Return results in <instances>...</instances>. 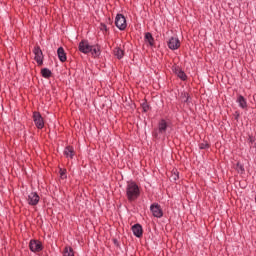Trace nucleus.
I'll return each mask as SVG.
<instances>
[{
  "label": "nucleus",
  "mask_w": 256,
  "mask_h": 256,
  "mask_svg": "<svg viewBox=\"0 0 256 256\" xmlns=\"http://www.w3.org/2000/svg\"><path fill=\"white\" fill-rule=\"evenodd\" d=\"M177 179H179V172L177 170H175L174 172H172V174L170 176V180L177 181Z\"/></svg>",
  "instance_id": "21"
},
{
  "label": "nucleus",
  "mask_w": 256,
  "mask_h": 256,
  "mask_svg": "<svg viewBox=\"0 0 256 256\" xmlns=\"http://www.w3.org/2000/svg\"><path fill=\"white\" fill-rule=\"evenodd\" d=\"M172 71L181 81H187V74L179 67L178 65H173L172 66Z\"/></svg>",
  "instance_id": "8"
},
{
  "label": "nucleus",
  "mask_w": 256,
  "mask_h": 256,
  "mask_svg": "<svg viewBox=\"0 0 256 256\" xmlns=\"http://www.w3.org/2000/svg\"><path fill=\"white\" fill-rule=\"evenodd\" d=\"M92 55H95L96 57H99L101 55V49L99 48V46L94 47L92 46V50H91Z\"/></svg>",
  "instance_id": "20"
},
{
  "label": "nucleus",
  "mask_w": 256,
  "mask_h": 256,
  "mask_svg": "<svg viewBox=\"0 0 256 256\" xmlns=\"http://www.w3.org/2000/svg\"><path fill=\"white\" fill-rule=\"evenodd\" d=\"M100 29H101V31H107V25L101 24Z\"/></svg>",
  "instance_id": "27"
},
{
  "label": "nucleus",
  "mask_w": 256,
  "mask_h": 256,
  "mask_svg": "<svg viewBox=\"0 0 256 256\" xmlns=\"http://www.w3.org/2000/svg\"><path fill=\"white\" fill-rule=\"evenodd\" d=\"M150 211L153 217H156L157 219H161V217H163V209H161V205H159V203L151 204Z\"/></svg>",
  "instance_id": "5"
},
{
  "label": "nucleus",
  "mask_w": 256,
  "mask_h": 256,
  "mask_svg": "<svg viewBox=\"0 0 256 256\" xmlns=\"http://www.w3.org/2000/svg\"><path fill=\"white\" fill-rule=\"evenodd\" d=\"M114 55L118 59H123V57H125V52L121 48H115Z\"/></svg>",
  "instance_id": "17"
},
{
  "label": "nucleus",
  "mask_w": 256,
  "mask_h": 256,
  "mask_svg": "<svg viewBox=\"0 0 256 256\" xmlns=\"http://www.w3.org/2000/svg\"><path fill=\"white\" fill-rule=\"evenodd\" d=\"M64 155L67 157V159H73V157H75V149H73L71 146H67L64 149Z\"/></svg>",
  "instance_id": "14"
},
{
  "label": "nucleus",
  "mask_w": 256,
  "mask_h": 256,
  "mask_svg": "<svg viewBox=\"0 0 256 256\" xmlns=\"http://www.w3.org/2000/svg\"><path fill=\"white\" fill-rule=\"evenodd\" d=\"M149 104H147V103H143L142 104V109H143V111H144V113H147V111H149Z\"/></svg>",
  "instance_id": "25"
},
{
  "label": "nucleus",
  "mask_w": 256,
  "mask_h": 256,
  "mask_svg": "<svg viewBox=\"0 0 256 256\" xmlns=\"http://www.w3.org/2000/svg\"><path fill=\"white\" fill-rule=\"evenodd\" d=\"M78 48L81 53H84V55H87V53H91V51H93V46L89 45V41L87 40H82L79 43Z\"/></svg>",
  "instance_id": "6"
},
{
  "label": "nucleus",
  "mask_w": 256,
  "mask_h": 256,
  "mask_svg": "<svg viewBox=\"0 0 256 256\" xmlns=\"http://www.w3.org/2000/svg\"><path fill=\"white\" fill-rule=\"evenodd\" d=\"M115 25L120 31H125V29H127V19H125L123 14L116 15Z\"/></svg>",
  "instance_id": "3"
},
{
  "label": "nucleus",
  "mask_w": 256,
  "mask_h": 256,
  "mask_svg": "<svg viewBox=\"0 0 256 256\" xmlns=\"http://www.w3.org/2000/svg\"><path fill=\"white\" fill-rule=\"evenodd\" d=\"M59 173L61 179H67V170L60 169Z\"/></svg>",
  "instance_id": "23"
},
{
  "label": "nucleus",
  "mask_w": 256,
  "mask_h": 256,
  "mask_svg": "<svg viewBox=\"0 0 256 256\" xmlns=\"http://www.w3.org/2000/svg\"><path fill=\"white\" fill-rule=\"evenodd\" d=\"M32 117H33L34 124L38 129H43V127H45V120H43V116H41L40 112H37V111L33 112Z\"/></svg>",
  "instance_id": "4"
},
{
  "label": "nucleus",
  "mask_w": 256,
  "mask_h": 256,
  "mask_svg": "<svg viewBox=\"0 0 256 256\" xmlns=\"http://www.w3.org/2000/svg\"><path fill=\"white\" fill-rule=\"evenodd\" d=\"M63 256H75V253L73 252V248L65 247Z\"/></svg>",
  "instance_id": "19"
},
{
  "label": "nucleus",
  "mask_w": 256,
  "mask_h": 256,
  "mask_svg": "<svg viewBox=\"0 0 256 256\" xmlns=\"http://www.w3.org/2000/svg\"><path fill=\"white\" fill-rule=\"evenodd\" d=\"M41 75H42V77H44V79H49V77H51L52 73H51V70H49L48 68H43L41 70Z\"/></svg>",
  "instance_id": "18"
},
{
  "label": "nucleus",
  "mask_w": 256,
  "mask_h": 256,
  "mask_svg": "<svg viewBox=\"0 0 256 256\" xmlns=\"http://www.w3.org/2000/svg\"><path fill=\"white\" fill-rule=\"evenodd\" d=\"M39 199L40 197L39 194H37V192H31L27 198L28 205H37L39 203Z\"/></svg>",
  "instance_id": "11"
},
{
  "label": "nucleus",
  "mask_w": 256,
  "mask_h": 256,
  "mask_svg": "<svg viewBox=\"0 0 256 256\" xmlns=\"http://www.w3.org/2000/svg\"><path fill=\"white\" fill-rule=\"evenodd\" d=\"M33 53L35 55L34 59L36 63H38V65H43V51L41 48L39 46L34 47Z\"/></svg>",
  "instance_id": "9"
},
{
  "label": "nucleus",
  "mask_w": 256,
  "mask_h": 256,
  "mask_svg": "<svg viewBox=\"0 0 256 256\" xmlns=\"http://www.w3.org/2000/svg\"><path fill=\"white\" fill-rule=\"evenodd\" d=\"M199 149H209V144L207 142L200 143L199 144Z\"/></svg>",
  "instance_id": "24"
},
{
  "label": "nucleus",
  "mask_w": 256,
  "mask_h": 256,
  "mask_svg": "<svg viewBox=\"0 0 256 256\" xmlns=\"http://www.w3.org/2000/svg\"><path fill=\"white\" fill-rule=\"evenodd\" d=\"M236 169H237L238 173H245V167H243V164H241V163H237Z\"/></svg>",
  "instance_id": "22"
},
{
  "label": "nucleus",
  "mask_w": 256,
  "mask_h": 256,
  "mask_svg": "<svg viewBox=\"0 0 256 256\" xmlns=\"http://www.w3.org/2000/svg\"><path fill=\"white\" fill-rule=\"evenodd\" d=\"M132 233L135 237H143V226L141 224H135L132 226Z\"/></svg>",
  "instance_id": "12"
},
{
  "label": "nucleus",
  "mask_w": 256,
  "mask_h": 256,
  "mask_svg": "<svg viewBox=\"0 0 256 256\" xmlns=\"http://www.w3.org/2000/svg\"><path fill=\"white\" fill-rule=\"evenodd\" d=\"M141 195V191L139 190V186L135 182H129L126 186V196L128 201L133 202L139 199Z\"/></svg>",
  "instance_id": "1"
},
{
  "label": "nucleus",
  "mask_w": 256,
  "mask_h": 256,
  "mask_svg": "<svg viewBox=\"0 0 256 256\" xmlns=\"http://www.w3.org/2000/svg\"><path fill=\"white\" fill-rule=\"evenodd\" d=\"M146 43H148V45H150V47H153V45H155V39L153 38V34H151V32H147L145 34L144 37Z\"/></svg>",
  "instance_id": "16"
},
{
  "label": "nucleus",
  "mask_w": 256,
  "mask_h": 256,
  "mask_svg": "<svg viewBox=\"0 0 256 256\" xmlns=\"http://www.w3.org/2000/svg\"><path fill=\"white\" fill-rule=\"evenodd\" d=\"M167 129H169V122L165 119H161L158 123V129L153 132V137H155V139L165 137V135H167Z\"/></svg>",
  "instance_id": "2"
},
{
  "label": "nucleus",
  "mask_w": 256,
  "mask_h": 256,
  "mask_svg": "<svg viewBox=\"0 0 256 256\" xmlns=\"http://www.w3.org/2000/svg\"><path fill=\"white\" fill-rule=\"evenodd\" d=\"M57 55L61 63H65V61H67V54L65 53V49H63V47L58 48Z\"/></svg>",
  "instance_id": "13"
},
{
  "label": "nucleus",
  "mask_w": 256,
  "mask_h": 256,
  "mask_svg": "<svg viewBox=\"0 0 256 256\" xmlns=\"http://www.w3.org/2000/svg\"><path fill=\"white\" fill-rule=\"evenodd\" d=\"M236 103H238L240 109H247V99L243 95L237 97Z\"/></svg>",
  "instance_id": "15"
},
{
  "label": "nucleus",
  "mask_w": 256,
  "mask_h": 256,
  "mask_svg": "<svg viewBox=\"0 0 256 256\" xmlns=\"http://www.w3.org/2000/svg\"><path fill=\"white\" fill-rule=\"evenodd\" d=\"M168 47L172 51H175L178 47H181V41L177 37H171L168 41Z\"/></svg>",
  "instance_id": "10"
},
{
  "label": "nucleus",
  "mask_w": 256,
  "mask_h": 256,
  "mask_svg": "<svg viewBox=\"0 0 256 256\" xmlns=\"http://www.w3.org/2000/svg\"><path fill=\"white\" fill-rule=\"evenodd\" d=\"M29 247L32 253H39V251H43V244H41V242L38 240H31Z\"/></svg>",
  "instance_id": "7"
},
{
  "label": "nucleus",
  "mask_w": 256,
  "mask_h": 256,
  "mask_svg": "<svg viewBox=\"0 0 256 256\" xmlns=\"http://www.w3.org/2000/svg\"><path fill=\"white\" fill-rule=\"evenodd\" d=\"M184 97H185L184 103H189V99H190L189 94H185Z\"/></svg>",
  "instance_id": "26"
}]
</instances>
